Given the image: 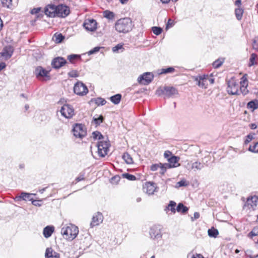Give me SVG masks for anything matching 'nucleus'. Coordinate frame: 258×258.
Segmentation results:
<instances>
[{"label":"nucleus","mask_w":258,"mask_h":258,"mask_svg":"<svg viewBox=\"0 0 258 258\" xmlns=\"http://www.w3.org/2000/svg\"><path fill=\"white\" fill-rule=\"evenodd\" d=\"M144 189H146V192L149 195H152L155 192L158 191V187L156 184L153 182H148L146 184Z\"/></svg>","instance_id":"18"},{"label":"nucleus","mask_w":258,"mask_h":258,"mask_svg":"<svg viewBox=\"0 0 258 258\" xmlns=\"http://www.w3.org/2000/svg\"><path fill=\"white\" fill-rule=\"evenodd\" d=\"M54 231V227L52 225H48L44 228L43 230V236L48 238L50 237Z\"/></svg>","instance_id":"23"},{"label":"nucleus","mask_w":258,"mask_h":258,"mask_svg":"<svg viewBox=\"0 0 258 258\" xmlns=\"http://www.w3.org/2000/svg\"><path fill=\"white\" fill-rule=\"evenodd\" d=\"M179 159V157L172 155L170 158L168 159L167 161L172 168H175L180 166V164L178 163Z\"/></svg>","instance_id":"25"},{"label":"nucleus","mask_w":258,"mask_h":258,"mask_svg":"<svg viewBox=\"0 0 258 258\" xmlns=\"http://www.w3.org/2000/svg\"><path fill=\"white\" fill-rule=\"evenodd\" d=\"M101 48L100 47H95L92 49L90 50L88 53L89 55L94 54L97 52H98Z\"/></svg>","instance_id":"53"},{"label":"nucleus","mask_w":258,"mask_h":258,"mask_svg":"<svg viewBox=\"0 0 258 258\" xmlns=\"http://www.w3.org/2000/svg\"><path fill=\"white\" fill-rule=\"evenodd\" d=\"M247 108L251 109L252 111L258 108V100L254 99L251 100L247 104Z\"/></svg>","instance_id":"26"},{"label":"nucleus","mask_w":258,"mask_h":258,"mask_svg":"<svg viewBox=\"0 0 258 258\" xmlns=\"http://www.w3.org/2000/svg\"><path fill=\"white\" fill-rule=\"evenodd\" d=\"M92 137L94 140L98 139L101 140L104 138L103 136L100 132L98 131L93 132L92 133Z\"/></svg>","instance_id":"41"},{"label":"nucleus","mask_w":258,"mask_h":258,"mask_svg":"<svg viewBox=\"0 0 258 258\" xmlns=\"http://www.w3.org/2000/svg\"><path fill=\"white\" fill-rule=\"evenodd\" d=\"M68 76L71 78H76L79 76V74L76 70H72L68 73Z\"/></svg>","instance_id":"50"},{"label":"nucleus","mask_w":258,"mask_h":258,"mask_svg":"<svg viewBox=\"0 0 258 258\" xmlns=\"http://www.w3.org/2000/svg\"><path fill=\"white\" fill-rule=\"evenodd\" d=\"M256 56V54L254 53H252L250 55V57L249 58V63L248 64L249 67H251L252 66L254 65L256 63L255 59Z\"/></svg>","instance_id":"43"},{"label":"nucleus","mask_w":258,"mask_h":258,"mask_svg":"<svg viewBox=\"0 0 258 258\" xmlns=\"http://www.w3.org/2000/svg\"><path fill=\"white\" fill-rule=\"evenodd\" d=\"M258 206V197L256 196H252L247 198L243 209L252 210H255Z\"/></svg>","instance_id":"8"},{"label":"nucleus","mask_w":258,"mask_h":258,"mask_svg":"<svg viewBox=\"0 0 258 258\" xmlns=\"http://www.w3.org/2000/svg\"><path fill=\"white\" fill-rule=\"evenodd\" d=\"M41 10V8L40 7L33 8L31 11V14H33V15L38 14L40 12Z\"/></svg>","instance_id":"56"},{"label":"nucleus","mask_w":258,"mask_h":258,"mask_svg":"<svg viewBox=\"0 0 258 258\" xmlns=\"http://www.w3.org/2000/svg\"><path fill=\"white\" fill-rule=\"evenodd\" d=\"M224 61V59L223 58H219L213 62L212 65L213 68L215 69L220 67Z\"/></svg>","instance_id":"38"},{"label":"nucleus","mask_w":258,"mask_h":258,"mask_svg":"<svg viewBox=\"0 0 258 258\" xmlns=\"http://www.w3.org/2000/svg\"><path fill=\"white\" fill-rule=\"evenodd\" d=\"M175 71V69L172 67H170L167 68L165 69H162L161 70H158L157 71V73L158 75H162V74H169V73H172L174 72Z\"/></svg>","instance_id":"28"},{"label":"nucleus","mask_w":258,"mask_h":258,"mask_svg":"<svg viewBox=\"0 0 258 258\" xmlns=\"http://www.w3.org/2000/svg\"><path fill=\"white\" fill-rule=\"evenodd\" d=\"M104 120V117L103 115H100L97 117L94 116L93 118V121L96 125H99Z\"/></svg>","instance_id":"35"},{"label":"nucleus","mask_w":258,"mask_h":258,"mask_svg":"<svg viewBox=\"0 0 258 258\" xmlns=\"http://www.w3.org/2000/svg\"><path fill=\"white\" fill-rule=\"evenodd\" d=\"M97 23L93 19H86L83 23L84 28L88 31L94 32L97 28Z\"/></svg>","instance_id":"14"},{"label":"nucleus","mask_w":258,"mask_h":258,"mask_svg":"<svg viewBox=\"0 0 258 258\" xmlns=\"http://www.w3.org/2000/svg\"><path fill=\"white\" fill-rule=\"evenodd\" d=\"M103 217L102 214L100 212H97L95 214L92 218V221L90 224V227L93 228V227L98 225L100 223L103 221Z\"/></svg>","instance_id":"17"},{"label":"nucleus","mask_w":258,"mask_h":258,"mask_svg":"<svg viewBox=\"0 0 258 258\" xmlns=\"http://www.w3.org/2000/svg\"><path fill=\"white\" fill-rule=\"evenodd\" d=\"M208 234L210 237L216 238L219 234V232L217 229L212 227L208 229Z\"/></svg>","instance_id":"32"},{"label":"nucleus","mask_w":258,"mask_h":258,"mask_svg":"<svg viewBox=\"0 0 258 258\" xmlns=\"http://www.w3.org/2000/svg\"><path fill=\"white\" fill-rule=\"evenodd\" d=\"M172 155V153L169 151H166L164 153V156L167 160L169 158H170Z\"/></svg>","instance_id":"58"},{"label":"nucleus","mask_w":258,"mask_h":258,"mask_svg":"<svg viewBox=\"0 0 258 258\" xmlns=\"http://www.w3.org/2000/svg\"><path fill=\"white\" fill-rule=\"evenodd\" d=\"M187 184L186 182V181L184 179H182L177 183L176 187H181V186H186Z\"/></svg>","instance_id":"52"},{"label":"nucleus","mask_w":258,"mask_h":258,"mask_svg":"<svg viewBox=\"0 0 258 258\" xmlns=\"http://www.w3.org/2000/svg\"><path fill=\"white\" fill-rule=\"evenodd\" d=\"M95 103L97 105H104L106 104V101L102 98H101V97H98V98H96L95 99Z\"/></svg>","instance_id":"44"},{"label":"nucleus","mask_w":258,"mask_h":258,"mask_svg":"<svg viewBox=\"0 0 258 258\" xmlns=\"http://www.w3.org/2000/svg\"><path fill=\"white\" fill-rule=\"evenodd\" d=\"M72 132L76 138L80 139H83L87 135L86 128L85 125L81 123L75 124L73 125Z\"/></svg>","instance_id":"5"},{"label":"nucleus","mask_w":258,"mask_h":258,"mask_svg":"<svg viewBox=\"0 0 258 258\" xmlns=\"http://www.w3.org/2000/svg\"><path fill=\"white\" fill-rule=\"evenodd\" d=\"M191 258H204L203 256L200 254H197L196 255H193Z\"/></svg>","instance_id":"64"},{"label":"nucleus","mask_w":258,"mask_h":258,"mask_svg":"<svg viewBox=\"0 0 258 258\" xmlns=\"http://www.w3.org/2000/svg\"><path fill=\"white\" fill-rule=\"evenodd\" d=\"M54 37H55V41L57 43L62 42L64 39V36L61 33H55Z\"/></svg>","instance_id":"39"},{"label":"nucleus","mask_w":258,"mask_h":258,"mask_svg":"<svg viewBox=\"0 0 258 258\" xmlns=\"http://www.w3.org/2000/svg\"><path fill=\"white\" fill-rule=\"evenodd\" d=\"M121 95L120 94H116L110 97V100L114 104H118L121 99Z\"/></svg>","instance_id":"27"},{"label":"nucleus","mask_w":258,"mask_h":258,"mask_svg":"<svg viewBox=\"0 0 258 258\" xmlns=\"http://www.w3.org/2000/svg\"><path fill=\"white\" fill-rule=\"evenodd\" d=\"M160 166H159V168H160L161 170L160 173L161 174H164L166 170L164 168H163L164 167L163 166V164L160 163Z\"/></svg>","instance_id":"60"},{"label":"nucleus","mask_w":258,"mask_h":258,"mask_svg":"<svg viewBox=\"0 0 258 258\" xmlns=\"http://www.w3.org/2000/svg\"><path fill=\"white\" fill-rule=\"evenodd\" d=\"M257 236H258V226H255L248 233L247 237L254 240L253 237Z\"/></svg>","instance_id":"33"},{"label":"nucleus","mask_w":258,"mask_h":258,"mask_svg":"<svg viewBox=\"0 0 258 258\" xmlns=\"http://www.w3.org/2000/svg\"><path fill=\"white\" fill-rule=\"evenodd\" d=\"M6 67L5 62H2L0 63V71L5 69Z\"/></svg>","instance_id":"63"},{"label":"nucleus","mask_w":258,"mask_h":258,"mask_svg":"<svg viewBox=\"0 0 258 258\" xmlns=\"http://www.w3.org/2000/svg\"><path fill=\"white\" fill-rule=\"evenodd\" d=\"M152 31L154 34L159 35L161 34L163 31V29L160 27L154 26L152 27Z\"/></svg>","instance_id":"42"},{"label":"nucleus","mask_w":258,"mask_h":258,"mask_svg":"<svg viewBox=\"0 0 258 258\" xmlns=\"http://www.w3.org/2000/svg\"><path fill=\"white\" fill-rule=\"evenodd\" d=\"M45 256L46 258H59V254L53 250L52 248H47Z\"/></svg>","instance_id":"24"},{"label":"nucleus","mask_w":258,"mask_h":258,"mask_svg":"<svg viewBox=\"0 0 258 258\" xmlns=\"http://www.w3.org/2000/svg\"><path fill=\"white\" fill-rule=\"evenodd\" d=\"M151 238L153 239H158L162 237L161 229L157 226H153L151 227L149 231Z\"/></svg>","instance_id":"16"},{"label":"nucleus","mask_w":258,"mask_h":258,"mask_svg":"<svg viewBox=\"0 0 258 258\" xmlns=\"http://www.w3.org/2000/svg\"><path fill=\"white\" fill-rule=\"evenodd\" d=\"M160 163L152 164L150 167V170L152 171H155L159 168Z\"/></svg>","instance_id":"54"},{"label":"nucleus","mask_w":258,"mask_h":258,"mask_svg":"<svg viewBox=\"0 0 258 258\" xmlns=\"http://www.w3.org/2000/svg\"><path fill=\"white\" fill-rule=\"evenodd\" d=\"M50 71L46 70L41 66L37 67L34 71V74L39 80H50Z\"/></svg>","instance_id":"7"},{"label":"nucleus","mask_w":258,"mask_h":258,"mask_svg":"<svg viewBox=\"0 0 258 258\" xmlns=\"http://www.w3.org/2000/svg\"><path fill=\"white\" fill-rule=\"evenodd\" d=\"M188 208L184 206L182 203H179L176 207V211L177 212H181L182 214H185L187 212Z\"/></svg>","instance_id":"29"},{"label":"nucleus","mask_w":258,"mask_h":258,"mask_svg":"<svg viewBox=\"0 0 258 258\" xmlns=\"http://www.w3.org/2000/svg\"><path fill=\"white\" fill-rule=\"evenodd\" d=\"M68 59L71 63H74L75 61L81 59V56L79 54H72L68 56Z\"/></svg>","instance_id":"37"},{"label":"nucleus","mask_w":258,"mask_h":258,"mask_svg":"<svg viewBox=\"0 0 258 258\" xmlns=\"http://www.w3.org/2000/svg\"><path fill=\"white\" fill-rule=\"evenodd\" d=\"M163 165L164 167V168L166 169V170L167 169H170V168H172V166L170 165V164L169 163L163 164Z\"/></svg>","instance_id":"62"},{"label":"nucleus","mask_w":258,"mask_h":258,"mask_svg":"<svg viewBox=\"0 0 258 258\" xmlns=\"http://www.w3.org/2000/svg\"><path fill=\"white\" fill-rule=\"evenodd\" d=\"M239 84L234 79H231L227 82V91L229 94L239 95Z\"/></svg>","instance_id":"6"},{"label":"nucleus","mask_w":258,"mask_h":258,"mask_svg":"<svg viewBox=\"0 0 258 258\" xmlns=\"http://www.w3.org/2000/svg\"><path fill=\"white\" fill-rule=\"evenodd\" d=\"M70 13V8L68 6L62 4L57 5L56 17L65 18Z\"/></svg>","instance_id":"12"},{"label":"nucleus","mask_w":258,"mask_h":258,"mask_svg":"<svg viewBox=\"0 0 258 258\" xmlns=\"http://www.w3.org/2000/svg\"><path fill=\"white\" fill-rule=\"evenodd\" d=\"M253 48L258 51V44L256 43V40H253Z\"/></svg>","instance_id":"61"},{"label":"nucleus","mask_w":258,"mask_h":258,"mask_svg":"<svg viewBox=\"0 0 258 258\" xmlns=\"http://www.w3.org/2000/svg\"><path fill=\"white\" fill-rule=\"evenodd\" d=\"M204 167V164L200 162H195L192 163L191 169L195 171L196 170H200Z\"/></svg>","instance_id":"30"},{"label":"nucleus","mask_w":258,"mask_h":258,"mask_svg":"<svg viewBox=\"0 0 258 258\" xmlns=\"http://www.w3.org/2000/svg\"><path fill=\"white\" fill-rule=\"evenodd\" d=\"M12 0H1V3L3 7L9 8L12 5Z\"/></svg>","instance_id":"49"},{"label":"nucleus","mask_w":258,"mask_h":258,"mask_svg":"<svg viewBox=\"0 0 258 258\" xmlns=\"http://www.w3.org/2000/svg\"><path fill=\"white\" fill-rule=\"evenodd\" d=\"M176 206V203L174 201H170L165 210L166 211L167 209L170 210L173 213H175L176 210V208H175Z\"/></svg>","instance_id":"31"},{"label":"nucleus","mask_w":258,"mask_h":258,"mask_svg":"<svg viewBox=\"0 0 258 258\" xmlns=\"http://www.w3.org/2000/svg\"><path fill=\"white\" fill-rule=\"evenodd\" d=\"M78 233L79 229L78 227L72 224L62 227L61 230V233L63 235L64 238L69 240H72L75 239Z\"/></svg>","instance_id":"2"},{"label":"nucleus","mask_w":258,"mask_h":258,"mask_svg":"<svg viewBox=\"0 0 258 258\" xmlns=\"http://www.w3.org/2000/svg\"><path fill=\"white\" fill-rule=\"evenodd\" d=\"M122 159L128 164H131L133 163V160L131 155L127 153H124L122 155Z\"/></svg>","instance_id":"36"},{"label":"nucleus","mask_w":258,"mask_h":258,"mask_svg":"<svg viewBox=\"0 0 258 258\" xmlns=\"http://www.w3.org/2000/svg\"><path fill=\"white\" fill-rule=\"evenodd\" d=\"M209 79L208 75L199 76L196 77L195 79L197 82L198 85L202 88H206V81Z\"/></svg>","instance_id":"21"},{"label":"nucleus","mask_w":258,"mask_h":258,"mask_svg":"<svg viewBox=\"0 0 258 258\" xmlns=\"http://www.w3.org/2000/svg\"><path fill=\"white\" fill-rule=\"evenodd\" d=\"M74 91L77 95L83 96L86 95L88 90L87 86L81 82H77L74 87Z\"/></svg>","instance_id":"11"},{"label":"nucleus","mask_w":258,"mask_h":258,"mask_svg":"<svg viewBox=\"0 0 258 258\" xmlns=\"http://www.w3.org/2000/svg\"><path fill=\"white\" fill-rule=\"evenodd\" d=\"M178 94V90L173 86H165L157 89L156 94L159 96L164 95V98H171Z\"/></svg>","instance_id":"3"},{"label":"nucleus","mask_w":258,"mask_h":258,"mask_svg":"<svg viewBox=\"0 0 258 258\" xmlns=\"http://www.w3.org/2000/svg\"><path fill=\"white\" fill-rule=\"evenodd\" d=\"M247 79L244 77L243 76L241 79V81L240 82V85H239V93H241L243 95H245L247 94L248 92V90L247 89Z\"/></svg>","instance_id":"19"},{"label":"nucleus","mask_w":258,"mask_h":258,"mask_svg":"<svg viewBox=\"0 0 258 258\" xmlns=\"http://www.w3.org/2000/svg\"><path fill=\"white\" fill-rule=\"evenodd\" d=\"M104 17L109 20H111L114 17V14L113 12L107 10L104 12Z\"/></svg>","instance_id":"45"},{"label":"nucleus","mask_w":258,"mask_h":258,"mask_svg":"<svg viewBox=\"0 0 258 258\" xmlns=\"http://www.w3.org/2000/svg\"><path fill=\"white\" fill-rule=\"evenodd\" d=\"M57 5L49 4L47 5L45 8L44 13L49 17H56Z\"/></svg>","instance_id":"13"},{"label":"nucleus","mask_w":258,"mask_h":258,"mask_svg":"<svg viewBox=\"0 0 258 258\" xmlns=\"http://www.w3.org/2000/svg\"><path fill=\"white\" fill-rule=\"evenodd\" d=\"M110 146L109 141H100L97 143L96 147L98 149L97 153L99 157L103 158L107 154Z\"/></svg>","instance_id":"4"},{"label":"nucleus","mask_w":258,"mask_h":258,"mask_svg":"<svg viewBox=\"0 0 258 258\" xmlns=\"http://www.w3.org/2000/svg\"><path fill=\"white\" fill-rule=\"evenodd\" d=\"M154 75L151 72H146L140 75L138 78L139 84L144 85H149L153 80Z\"/></svg>","instance_id":"10"},{"label":"nucleus","mask_w":258,"mask_h":258,"mask_svg":"<svg viewBox=\"0 0 258 258\" xmlns=\"http://www.w3.org/2000/svg\"><path fill=\"white\" fill-rule=\"evenodd\" d=\"M60 112L62 116L68 119L72 118L75 114L74 108L69 104H64L61 107Z\"/></svg>","instance_id":"9"},{"label":"nucleus","mask_w":258,"mask_h":258,"mask_svg":"<svg viewBox=\"0 0 258 258\" xmlns=\"http://www.w3.org/2000/svg\"><path fill=\"white\" fill-rule=\"evenodd\" d=\"M134 25L129 18H124L118 20L115 24V30L118 33H126L131 31Z\"/></svg>","instance_id":"1"},{"label":"nucleus","mask_w":258,"mask_h":258,"mask_svg":"<svg viewBox=\"0 0 258 258\" xmlns=\"http://www.w3.org/2000/svg\"><path fill=\"white\" fill-rule=\"evenodd\" d=\"M174 25V22L171 19H169L166 24V29H168L169 28L172 27Z\"/></svg>","instance_id":"57"},{"label":"nucleus","mask_w":258,"mask_h":258,"mask_svg":"<svg viewBox=\"0 0 258 258\" xmlns=\"http://www.w3.org/2000/svg\"><path fill=\"white\" fill-rule=\"evenodd\" d=\"M243 10L241 8H238L235 10V15L237 20H241L243 14Z\"/></svg>","instance_id":"34"},{"label":"nucleus","mask_w":258,"mask_h":258,"mask_svg":"<svg viewBox=\"0 0 258 258\" xmlns=\"http://www.w3.org/2000/svg\"><path fill=\"white\" fill-rule=\"evenodd\" d=\"M14 51V49L13 47L11 45H8L4 48L1 54L2 56L5 57L6 59H9L12 56Z\"/></svg>","instance_id":"20"},{"label":"nucleus","mask_w":258,"mask_h":258,"mask_svg":"<svg viewBox=\"0 0 258 258\" xmlns=\"http://www.w3.org/2000/svg\"><path fill=\"white\" fill-rule=\"evenodd\" d=\"M122 48H123V45L119 43V44H117L114 47H113L112 50L113 52H117L119 50L121 49Z\"/></svg>","instance_id":"51"},{"label":"nucleus","mask_w":258,"mask_h":258,"mask_svg":"<svg viewBox=\"0 0 258 258\" xmlns=\"http://www.w3.org/2000/svg\"><path fill=\"white\" fill-rule=\"evenodd\" d=\"M67 63V60L63 57L58 56L52 59L51 64L53 68L58 69Z\"/></svg>","instance_id":"15"},{"label":"nucleus","mask_w":258,"mask_h":258,"mask_svg":"<svg viewBox=\"0 0 258 258\" xmlns=\"http://www.w3.org/2000/svg\"><path fill=\"white\" fill-rule=\"evenodd\" d=\"M85 172L84 171H82L80 173L79 176L76 178L77 182H79L85 179Z\"/></svg>","instance_id":"48"},{"label":"nucleus","mask_w":258,"mask_h":258,"mask_svg":"<svg viewBox=\"0 0 258 258\" xmlns=\"http://www.w3.org/2000/svg\"><path fill=\"white\" fill-rule=\"evenodd\" d=\"M120 179V177L118 175H116L111 178L112 182L117 183Z\"/></svg>","instance_id":"59"},{"label":"nucleus","mask_w":258,"mask_h":258,"mask_svg":"<svg viewBox=\"0 0 258 258\" xmlns=\"http://www.w3.org/2000/svg\"><path fill=\"white\" fill-rule=\"evenodd\" d=\"M254 134H249L246 136V139L244 141L245 144H247L254 139Z\"/></svg>","instance_id":"47"},{"label":"nucleus","mask_w":258,"mask_h":258,"mask_svg":"<svg viewBox=\"0 0 258 258\" xmlns=\"http://www.w3.org/2000/svg\"><path fill=\"white\" fill-rule=\"evenodd\" d=\"M248 150L253 153H258V142L255 143L253 146H250Z\"/></svg>","instance_id":"46"},{"label":"nucleus","mask_w":258,"mask_h":258,"mask_svg":"<svg viewBox=\"0 0 258 258\" xmlns=\"http://www.w3.org/2000/svg\"><path fill=\"white\" fill-rule=\"evenodd\" d=\"M33 194H29L25 192H22L20 195L17 196L16 197L15 200L18 201H20L21 200L24 201H31L33 200V199L31 198V196Z\"/></svg>","instance_id":"22"},{"label":"nucleus","mask_w":258,"mask_h":258,"mask_svg":"<svg viewBox=\"0 0 258 258\" xmlns=\"http://www.w3.org/2000/svg\"><path fill=\"white\" fill-rule=\"evenodd\" d=\"M122 176L123 178H126L130 181H134V180H136L137 179L135 175H134L133 174H131L128 173H123L122 174Z\"/></svg>","instance_id":"40"},{"label":"nucleus","mask_w":258,"mask_h":258,"mask_svg":"<svg viewBox=\"0 0 258 258\" xmlns=\"http://www.w3.org/2000/svg\"><path fill=\"white\" fill-rule=\"evenodd\" d=\"M41 202L42 200H35L33 199L31 203L34 206L40 207L42 205V204L41 203Z\"/></svg>","instance_id":"55"}]
</instances>
